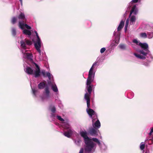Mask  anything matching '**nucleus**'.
I'll return each instance as SVG.
<instances>
[{
	"mask_svg": "<svg viewBox=\"0 0 153 153\" xmlns=\"http://www.w3.org/2000/svg\"><path fill=\"white\" fill-rule=\"evenodd\" d=\"M97 61L94 62L89 70L88 77L86 81V87L88 93L86 91L84 96V98L86 101L87 107L86 111L90 117H92V116H93L94 117H95L96 118H97V114L93 110L89 108L90 105V97L92 91V86H93L91 85V83L94 80L96 69L99 65Z\"/></svg>",
	"mask_w": 153,
	"mask_h": 153,
	"instance_id": "obj_1",
	"label": "nucleus"
},
{
	"mask_svg": "<svg viewBox=\"0 0 153 153\" xmlns=\"http://www.w3.org/2000/svg\"><path fill=\"white\" fill-rule=\"evenodd\" d=\"M133 42L137 45H139L142 49L141 50L137 51V53H134L137 58L143 59L146 58L147 54L150 55V52L148 49V45L147 43H141L136 39H134Z\"/></svg>",
	"mask_w": 153,
	"mask_h": 153,
	"instance_id": "obj_2",
	"label": "nucleus"
},
{
	"mask_svg": "<svg viewBox=\"0 0 153 153\" xmlns=\"http://www.w3.org/2000/svg\"><path fill=\"white\" fill-rule=\"evenodd\" d=\"M93 141L97 143L100 146L101 143L99 140L96 138H92L91 139L85 142V146H84L85 151L84 153H93L96 149L97 146Z\"/></svg>",
	"mask_w": 153,
	"mask_h": 153,
	"instance_id": "obj_3",
	"label": "nucleus"
},
{
	"mask_svg": "<svg viewBox=\"0 0 153 153\" xmlns=\"http://www.w3.org/2000/svg\"><path fill=\"white\" fill-rule=\"evenodd\" d=\"M138 10L136 5H134L131 9L129 18L127 19L125 27V31H126L127 30L129 23L130 25H134L136 21V15L137 14Z\"/></svg>",
	"mask_w": 153,
	"mask_h": 153,
	"instance_id": "obj_4",
	"label": "nucleus"
},
{
	"mask_svg": "<svg viewBox=\"0 0 153 153\" xmlns=\"http://www.w3.org/2000/svg\"><path fill=\"white\" fill-rule=\"evenodd\" d=\"M34 64L36 66V68L34 71L32 68L30 67H25L24 70L25 72L29 75H33L35 77H39L40 75V70L39 67L36 63L34 62Z\"/></svg>",
	"mask_w": 153,
	"mask_h": 153,
	"instance_id": "obj_5",
	"label": "nucleus"
},
{
	"mask_svg": "<svg viewBox=\"0 0 153 153\" xmlns=\"http://www.w3.org/2000/svg\"><path fill=\"white\" fill-rule=\"evenodd\" d=\"M34 33L36 34L37 39L34 41V45L36 49L39 53V60H42V58L41 56V52L40 48L42 45V43L41 41L37 31H35Z\"/></svg>",
	"mask_w": 153,
	"mask_h": 153,
	"instance_id": "obj_6",
	"label": "nucleus"
},
{
	"mask_svg": "<svg viewBox=\"0 0 153 153\" xmlns=\"http://www.w3.org/2000/svg\"><path fill=\"white\" fill-rule=\"evenodd\" d=\"M62 126L63 128L68 130L67 131L63 133V134L67 137H70L73 134L76 133L75 131L71 128L67 121L63 122Z\"/></svg>",
	"mask_w": 153,
	"mask_h": 153,
	"instance_id": "obj_7",
	"label": "nucleus"
},
{
	"mask_svg": "<svg viewBox=\"0 0 153 153\" xmlns=\"http://www.w3.org/2000/svg\"><path fill=\"white\" fill-rule=\"evenodd\" d=\"M62 126L63 128L68 130L67 131L63 133V134L67 137H70L73 134L76 133L75 131L71 128L67 121L63 122Z\"/></svg>",
	"mask_w": 153,
	"mask_h": 153,
	"instance_id": "obj_8",
	"label": "nucleus"
},
{
	"mask_svg": "<svg viewBox=\"0 0 153 153\" xmlns=\"http://www.w3.org/2000/svg\"><path fill=\"white\" fill-rule=\"evenodd\" d=\"M18 18L19 19V26L21 29H23L25 28L28 30L31 29V27L30 26L24 23V22L26 20V19L24 13H21L19 15Z\"/></svg>",
	"mask_w": 153,
	"mask_h": 153,
	"instance_id": "obj_9",
	"label": "nucleus"
},
{
	"mask_svg": "<svg viewBox=\"0 0 153 153\" xmlns=\"http://www.w3.org/2000/svg\"><path fill=\"white\" fill-rule=\"evenodd\" d=\"M124 22L122 20L121 21L117 28V30H115L114 33V35L116 37L115 42L116 43H118L119 42V41L120 39V33L119 32V31L123 28L124 25Z\"/></svg>",
	"mask_w": 153,
	"mask_h": 153,
	"instance_id": "obj_10",
	"label": "nucleus"
},
{
	"mask_svg": "<svg viewBox=\"0 0 153 153\" xmlns=\"http://www.w3.org/2000/svg\"><path fill=\"white\" fill-rule=\"evenodd\" d=\"M32 44V42L31 41H30L26 39H25L24 41L22 40L20 41L21 47V51L23 50L25 51H27L26 49H27V48L26 46L27 45H31Z\"/></svg>",
	"mask_w": 153,
	"mask_h": 153,
	"instance_id": "obj_11",
	"label": "nucleus"
},
{
	"mask_svg": "<svg viewBox=\"0 0 153 153\" xmlns=\"http://www.w3.org/2000/svg\"><path fill=\"white\" fill-rule=\"evenodd\" d=\"M91 118L92 119L93 127L97 129L100 128L101 126L99 120L97 119V118H96L95 117H94L93 116Z\"/></svg>",
	"mask_w": 153,
	"mask_h": 153,
	"instance_id": "obj_12",
	"label": "nucleus"
},
{
	"mask_svg": "<svg viewBox=\"0 0 153 153\" xmlns=\"http://www.w3.org/2000/svg\"><path fill=\"white\" fill-rule=\"evenodd\" d=\"M27 51H25L23 50H22L23 56L25 58H27L31 60H33V55L31 53H26Z\"/></svg>",
	"mask_w": 153,
	"mask_h": 153,
	"instance_id": "obj_13",
	"label": "nucleus"
},
{
	"mask_svg": "<svg viewBox=\"0 0 153 153\" xmlns=\"http://www.w3.org/2000/svg\"><path fill=\"white\" fill-rule=\"evenodd\" d=\"M45 92L43 93V94L41 97V98L43 100H47L50 97V91L48 87H46L45 88Z\"/></svg>",
	"mask_w": 153,
	"mask_h": 153,
	"instance_id": "obj_14",
	"label": "nucleus"
},
{
	"mask_svg": "<svg viewBox=\"0 0 153 153\" xmlns=\"http://www.w3.org/2000/svg\"><path fill=\"white\" fill-rule=\"evenodd\" d=\"M99 132L98 129L96 128H91L89 131V133L92 136H95L98 134V133Z\"/></svg>",
	"mask_w": 153,
	"mask_h": 153,
	"instance_id": "obj_15",
	"label": "nucleus"
},
{
	"mask_svg": "<svg viewBox=\"0 0 153 153\" xmlns=\"http://www.w3.org/2000/svg\"><path fill=\"white\" fill-rule=\"evenodd\" d=\"M80 134L81 136L83 138L84 142L91 139L88 136L87 132L85 131L82 130L80 131Z\"/></svg>",
	"mask_w": 153,
	"mask_h": 153,
	"instance_id": "obj_16",
	"label": "nucleus"
},
{
	"mask_svg": "<svg viewBox=\"0 0 153 153\" xmlns=\"http://www.w3.org/2000/svg\"><path fill=\"white\" fill-rule=\"evenodd\" d=\"M41 73L44 77H45L47 76L49 80H50L51 78H53V76L49 72L46 73L45 70H42Z\"/></svg>",
	"mask_w": 153,
	"mask_h": 153,
	"instance_id": "obj_17",
	"label": "nucleus"
},
{
	"mask_svg": "<svg viewBox=\"0 0 153 153\" xmlns=\"http://www.w3.org/2000/svg\"><path fill=\"white\" fill-rule=\"evenodd\" d=\"M48 84L51 86V88L53 91L55 92H58V89L56 85L54 82H51V81L48 82Z\"/></svg>",
	"mask_w": 153,
	"mask_h": 153,
	"instance_id": "obj_18",
	"label": "nucleus"
},
{
	"mask_svg": "<svg viewBox=\"0 0 153 153\" xmlns=\"http://www.w3.org/2000/svg\"><path fill=\"white\" fill-rule=\"evenodd\" d=\"M139 1H140V0H132L131 2L129 4L128 8H130L131 7L132 8L134 5H136H136L133 4V3H137Z\"/></svg>",
	"mask_w": 153,
	"mask_h": 153,
	"instance_id": "obj_19",
	"label": "nucleus"
},
{
	"mask_svg": "<svg viewBox=\"0 0 153 153\" xmlns=\"http://www.w3.org/2000/svg\"><path fill=\"white\" fill-rule=\"evenodd\" d=\"M23 33L25 34L28 35L29 36H30L31 34V33L30 30L26 29L24 30Z\"/></svg>",
	"mask_w": 153,
	"mask_h": 153,
	"instance_id": "obj_20",
	"label": "nucleus"
},
{
	"mask_svg": "<svg viewBox=\"0 0 153 153\" xmlns=\"http://www.w3.org/2000/svg\"><path fill=\"white\" fill-rule=\"evenodd\" d=\"M45 86V83L44 82H41L38 85V87L40 89H43Z\"/></svg>",
	"mask_w": 153,
	"mask_h": 153,
	"instance_id": "obj_21",
	"label": "nucleus"
},
{
	"mask_svg": "<svg viewBox=\"0 0 153 153\" xmlns=\"http://www.w3.org/2000/svg\"><path fill=\"white\" fill-rule=\"evenodd\" d=\"M150 140L151 141V142L150 143L149 141L148 143V144L149 145H151L153 144V136L151 139H149V138H146L145 140V142L146 143H147V141L148 140Z\"/></svg>",
	"mask_w": 153,
	"mask_h": 153,
	"instance_id": "obj_22",
	"label": "nucleus"
},
{
	"mask_svg": "<svg viewBox=\"0 0 153 153\" xmlns=\"http://www.w3.org/2000/svg\"><path fill=\"white\" fill-rule=\"evenodd\" d=\"M145 148V143L144 142H141L140 145V148L141 150H143Z\"/></svg>",
	"mask_w": 153,
	"mask_h": 153,
	"instance_id": "obj_23",
	"label": "nucleus"
},
{
	"mask_svg": "<svg viewBox=\"0 0 153 153\" xmlns=\"http://www.w3.org/2000/svg\"><path fill=\"white\" fill-rule=\"evenodd\" d=\"M12 35L13 36H15L16 35V30L14 28H13L12 29Z\"/></svg>",
	"mask_w": 153,
	"mask_h": 153,
	"instance_id": "obj_24",
	"label": "nucleus"
},
{
	"mask_svg": "<svg viewBox=\"0 0 153 153\" xmlns=\"http://www.w3.org/2000/svg\"><path fill=\"white\" fill-rule=\"evenodd\" d=\"M140 36L143 38H146L147 37V35L145 33H140Z\"/></svg>",
	"mask_w": 153,
	"mask_h": 153,
	"instance_id": "obj_25",
	"label": "nucleus"
},
{
	"mask_svg": "<svg viewBox=\"0 0 153 153\" xmlns=\"http://www.w3.org/2000/svg\"><path fill=\"white\" fill-rule=\"evenodd\" d=\"M31 88H32L33 94V95L35 97H36V93L37 91V90L35 88H33L32 87H31Z\"/></svg>",
	"mask_w": 153,
	"mask_h": 153,
	"instance_id": "obj_26",
	"label": "nucleus"
},
{
	"mask_svg": "<svg viewBox=\"0 0 153 153\" xmlns=\"http://www.w3.org/2000/svg\"><path fill=\"white\" fill-rule=\"evenodd\" d=\"M119 47L120 49L122 50H125L126 48L125 45L122 44H120Z\"/></svg>",
	"mask_w": 153,
	"mask_h": 153,
	"instance_id": "obj_27",
	"label": "nucleus"
},
{
	"mask_svg": "<svg viewBox=\"0 0 153 153\" xmlns=\"http://www.w3.org/2000/svg\"><path fill=\"white\" fill-rule=\"evenodd\" d=\"M17 19V18H16L15 17H13L12 18V19L11 20V22H12V23L13 24H14L16 22Z\"/></svg>",
	"mask_w": 153,
	"mask_h": 153,
	"instance_id": "obj_28",
	"label": "nucleus"
},
{
	"mask_svg": "<svg viewBox=\"0 0 153 153\" xmlns=\"http://www.w3.org/2000/svg\"><path fill=\"white\" fill-rule=\"evenodd\" d=\"M147 35L149 38H151L153 36V32L148 33Z\"/></svg>",
	"mask_w": 153,
	"mask_h": 153,
	"instance_id": "obj_29",
	"label": "nucleus"
},
{
	"mask_svg": "<svg viewBox=\"0 0 153 153\" xmlns=\"http://www.w3.org/2000/svg\"><path fill=\"white\" fill-rule=\"evenodd\" d=\"M50 109L51 111L53 113H54L56 111V108L54 106H52L51 108V107H50Z\"/></svg>",
	"mask_w": 153,
	"mask_h": 153,
	"instance_id": "obj_30",
	"label": "nucleus"
},
{
	"mask_svg": "<svg viewBox=\"0 0 153 153\" xmlns=\"http://www.w3.org/2000/svg\"><path fill=\"white\" fill-rule=\"evenodd\" d=\"M74 142L76 145L77 146H79L81 142V141L79 140H75Z\"/></svg>",
	"mask_w": 153,
	"mask_h": 153,
	"instance_id": "obj_31",
	"label": "nucleus"
},
{
	"mask_svg": "<svg viewBox=\"0 0 153 153\" xmlns=\"http://www.w3.org/2000/svg\"><path fill=\"white\" fill-rule=\"evenodd\" d=\"M57 118L58 119L61 121L63 122L64 121V120L60 116H57Z\"/></svg>",
	"mask_w": 153,
	"mask_h": 153,
	"instance_id": "obj_32",
	"label": "nucleus"
},
{
	"mask_svg": "<svg viewBox=\"0 0 153 153\" xmlns=\"http://www.w3.org/2000/svg\"><path fill=\"white\" fill-rule=\"evenodd\" d=\"M106 49L105 48H102L100 50V53H103L105 51Z\"/></svg>",
	"mask_w": 153,
	"mask_h": 153,
	"instance_id": "obj_33",
	"label": "nucleus"
},
{
	"mask_svg": "<svg viewBox=\"0 0 153 153\" xmlns=\"http://www.w3.org/2000/svg\"><path fill=\"white\" fill-rule=\"evenodd\" d=\"M153 133V127L150 128V131L149 133V135H151L152 133Z\"/></svg>",
	"mask_w": 153,
	"mask_h": 153,
	"instance_id": "obj_34",
	"label": "nucleus"
},
{
	"mask_svg": "<svg viewBox=\"0 0 153 153\" xmlns=\"http://www.w3.org/2000/svg\"><path fill=\"white\" fill-rule=\"evenodd\" d=\"M83 153V149L82 148L80 149L79 153Z\"/></svg>",
	"mask_w": 153,
	"mask_h": 153,
	"instance_id": "obj_35",
	"label": "nucleus"
},
{
	"mask_svg": "<svg viewBox=\"0 0 153 153\" xmlns=\"http://www.w3.org/2000/svg\"><path fill=\"white\" fill-rule=\"evenodd\" d=\"M55 117V115L54 113H52L51 115V117L54 118Z\"/></svg>",
	"mask_w": 153,
	"mask_h": 153,
	"instance_id": "obj_36",
	"label": "nucleus"
},
{
	"mask_svg": "<svg viewBox=\"0 0 153 153\" xmlns=\"http://www.w3.org/2000/svg\"><path fill=\"white\" fill-rule=\"evenodd\" d=\"M19 1L21 2V3H22V0H19Z\"/></svg>",
	"mask_w": 153,
	"mask_h": 153,
	"instance_id": "obj_37",
	"label": "nucleus"
},
{
	"mask_svg": "<svg viewBox=\"0 0 153 153\" xmlns=\"http://www.w3.org/2000/svg\"><path fill=\"white\" fill-rule=\"evenodd\" d=\"M141 0H140V1Z\"/></svg>",
	"mask_w": 153,
	"mask_h": 153,
	"instance_id": "obj_38",
	"label": "nucleus"
}]
</instances>
